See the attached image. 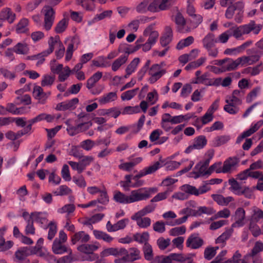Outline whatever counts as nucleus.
Listing matches in <instances>:
<instances>
[{
    "mask_svg": "<svg viewBox=\"0 0 263 263\" xmlns=\"http://www.w3.org/2000/svg\"><path fill=\"white\" fill-rule=\"evenodd\" d=\"M44 9V28L46 30L48 31L51 29L53 23L55 11L51 6L49 5L45 6Z\"/></svg>",
    "mask_w": 263,
    "mask_h": 263,
    "instance_id": "1",
    "label": "nucleus"
},
{
    "mask_svg": "<svg viewBox=\"0 0 263 263\" xmlns=\"http://www.w3.org/2000/svg\"><path fill=\"white\" fill-rule=\"evenodd\" d=\"M184 210H189V213L187 214V215H189V217L190 216H201L202 214L211 215L215 212V211L212 208L206 206H200L197 210L186 208L184 209Z\"/></svg>",
    "mask_w": 263,
    "mask_h": 263,
    "instance_id": "2",
    "label": "nucleus"
},
{
    "mask_svg": "<svg viewBox=\"0 0 263 263\" xmlns=\"http://www.w3.org/2000/svg\"><path fill=\"white\" fill-rule=\"evenodd\" d=\"M198 233L192 234L187 239L186 245L187 247L193 249H197L201 247L203 244L202 238L197 237Z\"/></svg>",
    "mask_w": 263,
    "mask_h": 263,
    "instance_id": "3",
    "label": "nucleus"
},
{
    "mask_svg": "<svg viewBox=\"0 0 263 263\" xmlns=\"http://www.w3.org/2000/svg\"><path fill=\"white\" fill-rule=\"evenodd\" d=\"M239 161V159L237 157H229L224 162L222 169L219 167L216 170V172L217 173L221 172L223 173H228L230 171L231 167L236 165Z\"/></svg>",
    "mask_w": 263,
    "mask_h": 263,
    "instance_id": "4",
    "label": "nucleus"
},
{
    "mask_svg": "<svg viewBox=\"0 0 263 263\" xmlns=\"http://www.w3.org/2000/svg\"><path fill=\"white\" fill-rule=\"evenodd\" d=\"M181 256V254L171 253L168 256H156L153 261L151 263H172V260L178 261L179 258L176 256Z\"/></svg>",
    "mask_w": 263,
    "mask_h": 263,
    "instance_id": "5",
    "label": "nucleus"
},
{
    "mask_svg": "<svg viewBox=\"0 0 263 263\" xmlns=\"http://www.w3.org/2000/svg\"><path fill=\"white\" fill-rule=\"evenodd\" d=\"M203 46L208 51L215 46V44L218 42V40L215 39V35L212 33H209L202 40Z\"/></svg>",
    "mask_w": 263,
    "mask_h": 263,
    "instance_id": "6",
    "label": "nucleus"
},
{
    "mask_svg": "<svg viewBox=\"0 0 263 263\" xmlns=\"http://www.w3.org/2000/svg\"><path fill=\"white\" fill-rule=\"evenodd\" d=\"M15 18V14L9 8H6L0 12V20H7L10 24L12 23Z\"/></svg>",
    "mask_w": 263,
    "mask_h": 263,
    "instance_id": "7",
    "label": "nucleus"
},
{
    "mask_svg": "<svg viewBox=\"0 0 263 263\" xmlns=\"http://www.w3.org/2000/svg\"><path fill=\"white\" fill-rule=\"evenodd\" d=\"M184 116L183 115L176 116L172 117L168 113L163 114L162 118V122H171L172 124H178L182 122Z\"/></svg>",
    "mask_w": 263,
    "mask_h": 263,
    "instance_id": "8",
    "label": "nucleus"
},
{
    "mask_svg": "<svg viewBox=\"0 0 263 263\" xmlns=\"http://www.w3.org/2000/svg\"><path fill=\"white\" fill-rule=\"evenodd\" d=\"M52 250L55 254H62L67 251V248L64 245H62L60 240L55 238L53 242Z\"/></svg>",
    "mask_w": 263,
    "mask_h": 263,
    "instance_id": "9",
    "label": "nucleus"
},
{
    "mask_svg": "<svg viewBox=\"0 0 263 263\" xmlns=\"http://www.w3.org/2000/svg\"><path fill=\"white\" fill-rule=\"evenodd\" d=\"M74 40L78 41L77 44H79L80 43V39L79 37V36L77 35H74L71 40V43H70L68 45V46L67 48L65 57V60L66 61H70L72 58V53L73 51Z\"/></svg>",
    "mask_w": 263,
    "mask_h": 263,
    "instance_id": "10",
    "label": "nucleus"
},
{
    "mask_svg": "<svg viewBox=\"0 0 263 263\" xmlns=\"http://www.w3.org/2000/svg\"><path fill=\"white\" fill-rule=\"evenodd\" d=\"M102 77V72L97 71L94 73L90 78H89L86 83V87L88 89H91L93 87L96 83L99 81Z\"/></svg>",
    "mask_w": 263,
    "mask_h": 263,
    "instance_id": "11",
    "label": "nucleus"
},
{
    "mask_svg": "<svg viewBox=\"0 0 263 263\" xmlns=\"http://www.w3.org/2000/svg\"><path fill=\"white\" fill-rule=\"evenodd\" d=\"M137 192V191L134 190L131 193L132 195L129 200L132 202L146 199L150 197L149 193H146V192L144 193H138Z\"/></svg>",
    "mask_w": 263,
    "mask_h": 263,
    "instance_id": "12",
    "label": "nucleus"
},
{
    "mask_svg": "<svg viewBox=\"0 0 263 263\" xmlns=\"http://www.w3.org/2000/svg\"><path fill=\"white\" fill-rule=\"evenodd\" d=\"M115 193V194L114 196V199L116 202L120 203H132V202L129 200V199L130 198V196L129 197L127 196L124 194L121 193L119 191H116Z\"/></svg>",
    "mask_w": 263,
    "mask_h": 263,
    "instance_id": "13",
    "label": "nucleus"
},
{
    "mask_svg": "<svg viewBox=\"0 0 263 263\" xmlns=\"http://www.w3.org/2000/svg\"><path fill=\"white\" fill-rule=\"evenodd\" d=\"M98 247L95 245L82 244L78 246L77 249L81 252L86 254H89L94 251L97 250Z\"/></svg>",
    "mask_w": 263,
    "mask_h": 263,
    "instance_id": "14",
    "label": "nucleus"
},
{
    "mask_svg": "<svg viewBox=\"0 0 263 263\" xmlns=\"http://www.w3.org/2000/svg\"><path fill=\"white\" fill-rule=\"evenodd\" d=\"M194 140L193 146H195L197 149L203 148L207 144V139L204 135L199 136L195 138Z\"/></svg>",
    "mask_w": 263,
    "mask_h": 263,
    "instance_id": "15",
    "label": "nucleus"
},
{
    "mask_svg": "<svg viewBox=\"0 0 263 263\" xmlns=\"http://www.w3.org/2000/svg\"><path fill=\"white\" fill-rule=\"evenodd\" d=\"M245 218V211L242 208H238L235 211V219L236 223H238V227L243 226L244 223L243 220Z\"/></svg>",
    "mask_w": 263,
    "mask_h": 263,
    "instance_id": "16",
    "label": "nucleus"
},
{
    "mask_svg": "<svg viewBox=\"0 0 263 263\" xmlns=\"http://www.w3.org/2000/svg\"><path fill=\"white\" fill-rule=\"evenodd\" d=\"M29 21L27 18L21 19L17 24L16 28V31L17 33H25L28 31V28L24 29L28 25Z\"/></svg>",
    "mask_w": 263,
    "mask_h": 263,
    "instance_id": "17",
    "label": "nucleus"
},
{
    "mask_svg": "<svg viewBox=\"0 0 263 263\" xmlns=\"http://www.w3.org/2000/svg\"><path fill=\"white\" fill-rule=\"evenodd\" d=\"M127 59L128 55H121L118 59H116L112 64V70L116 71L122 65L126 62Z\"/></svg>",
    "mask_w": 263,
    "mask_h": 263,
    "instance_id": "18",
    "label": "nucleus"
},
{
    "mask_svg": "<svg viewBox=\"0 0 263 263\" xmlns=\"http://www.w3.org/2000/svg\"><path fill=\"white\" fill-rule=\"evenodd\" d=\"M68 25V19L63 18L58 22L54 28L57 33H62L65 31Z\"/></svg>",
    "mask_w": 263,
    "mask_h": 263,
    "instance_id": "19",
    "label": "nucleus"
},
{
    "mask_svg": "<svg viewBox=\"0 0 263 263\" xmlns=\"http://www.w3.org/2000/svg\"><path fill=\"white\" fill-rule=\"evenodd\" d=\"M30 247H22L15 252V256L16 258L18 260H22L24 259V258L23 257L24 256H28L30 255Z\"/></svg>",
    "mask_w": 263,
    "mask_h": 263,
    "instance_id": "20",
    "label": "nucleus"
},
{
    "mask_svg": "<svg viewBox=\"0 0 263 263\" xmlns=\"http://www.w3.org/2000/svg\"><path fill=\"white\" fill-rule=\"evenodd\" d=\"M93 233L97 239H102L108 242H110L113 239V238L110 236L109 235L101 231L95 230H93Z\"/></svg>",
    "mask_w": 263,
    "mask_h": 263,
    "instance_id": "21",
    "label": "nucleus"
},
{
    "mask_svg": "<svg viewBox=\"0 0 263 263\" xmlns=\"http://www.w3.org/2000/svg\"><path fill=\"white\" fill-rule=\"evenodd\" d=\"M14 52L17 54H26L28 53L29 48L27 44H23L18 43L13 48Z\"/></svg>",
    "mask_w": 263,
    "mask_h": 263,
    "instance_id": "22",
    "label": "nucleus"
},
{
    "mask_svg": "<svg viewBox=\"0 0 263 263\" xmlns=\"http://www.w3.org/2000/svg\"><path fill=\"white\" fill-rule=\"evenodd\" d=\"M194 37L192 36H189L185 39L180 41L176 46L178 50H180L185 47H187L191 45L194 42Z\"/></svg>",
    "mask_w": 263,
    "mask_h": 263,
    "instance_id": "23",
    "label": "nucleus"
},
{
    "mask_svg": "<svg viewBox=\"0 0 263 263\" xmlns=\"http://www.w3.org/2000/svg\"><path fill=\"white\" fill-rule=\"evenodd\" d=\"M181 189L185 193L191 195L198 196L200 194L199 191L195 186L190 184H184L181 186Z\"/></svg>",
    "mask_w": 263,
    "mask_h": 263,
    "instance_id": "24",
    "label": "nucleus"
},
{
    "mask_svg": "<svg viewBox=\"0 0 263 263\" xmlns=\"http://www.w3.org/2000/svg\"><path fill=\"white\" fill-rule=\"evenodd\" d=\"M233 232V229L232 228L227 229L225 232L216 239V242L220 243L225 242L226 240L228 239L231 237Z\"/></svg>",
    "mask_w": 263,
    "mask_h": 263,
    "instance_id": "25",
    "label": "nucleus"
},
{
    "mask_svg": "<svg viewBox=\"0 0 263 263\" xmlns=\"http://www.w3.org/2000/svg\"><path fill=\"white\" fill-rule=\"evenodd\" d=\"M262 246V242L260 241H256L255 243L254 246L251 250V253L247 254L246 256H245V257L246 258L247 256H255L257 253L263 251Z\"/></svg>",
    "mask_w": 263,
    "mask_h": 263,
    "instance_id": "26",
    "label": "nucleus"
},
{
    "mask_svg": "<svg viewBox=\"0 0 263 263\" xmlns=\"http://www.w3.org/2000/svg\"><path fill=\"white\" fill-rule=\"evenodd\" d=\"M143 248L144 257L147 260H151L153 258V253L152 246L147 242H145Z\"/></svg>",
    "mask_w": 263,
    "mask_h": 263,
    "instance_id": "27",
    "label": "nucleus"
},
{
    "mask_svg": "<svg viewBox=\"0 0 263 263\" xmlns=\"http://www.w3.org/2000/svg\"><path fill=\"white\" fill-rule=\"evenodd\" d=\"M68 163L73 170H77L79 174H81L85 169V167L88 165V163L87 164H79L71 161H68Z\"/></svg>",
    "mask_w": 263,
    "mask_h": 263,
    "instance_id": "28",
    "label": "nucleus"
},
{
    "mask_svg": "<svg viewBox=\"0 0 263 263\" xmlns=\"http://www.w3.org/2000/svg\"><path fill=\"white\" fill-rule=\"evenodd\" d=\"M48 227L49 230L48 234V239L49 240H52L54 237L57 231V224L55 222L50 221L48 224Z\"/></svg>",
    "mask_w": 263,
    "mask_h": 263,
    "instance_id": "29",
    "label": "nucleus"
},
{
    "mask_svg": "<svg viewBox=\"0 0 263 263\" xmlns=\"http://www.w3.org/2000/svg\"><path fill=\"white\" fill-rule=\"evenodd\" d=\"M216 249L213 247L206 248L204 252V257L207 260L212 259L216 255Z\"/></svg>",
    "mask_w": 263,
    "mask_h": 263,
    "instance_id": "30",
    "label": "nucleus"
},
{
    "mask_svg": "<svg viewBox=\"0 0 263 263\" xmlns=\"http://www.w3.org/2000/svg\"><path fill=\"white\" fill-rule=\"evenodd\" d=\"M255 22L254 21H251L249 24L239 26L242 29L243 34H248L255 29Z\"/></svg>",
    "mask_w": 263,
    "mask_h": 263,
    "instance_id": "31",
    "label": "nucleus"
},
{
    "mask_svg": "<svg viewBox=\"0 0 263 263\" xmlns=\"http://www.w3.org/2000/svg\"><path fill=\"white\" fill-rule=\"evenodd\" d=\"M108 255L117 256L118 255V249L115 248H109L104 250L101 253V256L103 257Z\"/></svg>",
    "mask_w": 263,
    "mask_h": 263,
    "instance_id": "32",
    "label": "nucleus"
},
{
    "mask_svg": "<svg viewBox=\"0 0 263 263\" xmlns=\"http://www.w3.org/2000/svg\"><path fill=\"white\" fill-rule=\"evenodd\" d=\"M158 99V94L156 89H154L153 91L148 93L146 100L150 102L151 105L154 104Z\"/></svg>",
    "mask_w": 263,
    "mask_h": 263,
    "instance_id": "33",
    "label": "nucleus"
},
{
    "mask_svg": "<svg viewBox=\"0 0 263 263\" xmlns=\"http://www.w3.org/2000/svg\"><path fill=\"white\" fill-rule=\"evenodd\" d=\"M249 230L254 237H257L261 234L260 228L256 223H253V221L250 222Z\"/></svg>",
    "mask_w": 263,
    "mask_h": 263,
    "instance_id": "34",
    "label": "nucleus"
},
{
    "mask_svg": "<svg viewBox=\"0 0 263 263\" xmlns=\"http://www.w3.org/2000/svg\"><path fill=\"white\" fill-rule=\"evenodd\" d=\"M145 176L143 171H141L139 174L133 177V179L136 180V182L131 185L133 187H138L142 186L144 183V181L139 180V179Z\"/></svg>",
    "mask_w": 263,
    "mask_h": 263,
    "instance_id": "35",
    "label": "nucleus"
},
{
    "mask_svg": "<svg viewBox=\"0 0 263 263\" xmlns=\"http://www.w3.org/2000/svg\"><path fill=\"white\" fill-rule=\"evenodd\" d=\"M160 162L159 161H157L154 165L145 167L142 171L145 175L153 173L160 167Z\"/></svg>",
    "mask_w": 263,
    "mask_h": 263,
    "instance_id": "36",
    "label": "nucleus"
},
{
    "mask_svg": "<svg viewBox=\"0 0 263 263\" xmlns=\"http://www.w3.org/2000/svg\"><path fill=\"white\" fill-rule=\"evenodd\" d=\"M230 139V137L228 135L217 136L216 138V143H215V146H219L221 145H223L228 142Z\"/></svg>",
    "mask_w": 263,
    "mask_h": 263,
    "instance_id": "37",
    "label": "nucleus"
},
{
    "mask_svg": "<svg viewBox=\"0 0 263 263\" xmlns=\"http://www.w3.org/2000/svg\"><path fill=\"white\" fill-rule=\"evenodd\" d=\"M83 125V124L79 123L77 126H74V127H71L70 128H67L68 134L71 136H73L79 132H82Z\"/></svg>",
    "mask_w": 263,
    "mask_h": 263,
    "instance_id": "38",
    "label": "nucleus"
},
{
    "mask_svg": "<svg viewBox=\"0 0 263 263\" xmlns=\"http://www.w3.org/2000/svg\"><path fill=\"white\" fill-rule=\"evenodd\" d=\"M61 175L63 178L67 181H69L71 179V177L70 174L69 166L67 164H64L61 171Z\"/></svg>",
    "mask_w": 263,
    "mask_h": 263,
    "instance_id": "39",
    "label": "nucleus"
},
{
    "mask_svg": "<svg viewBox=\"0 0 263 263\" xmlns=\"http://www.w3.org/2000/svg\"><path fill=\"white\" fill-rule=\"evenodd\" d=\"M186 232V228L184 226L180 227H176L170 230V235L172 236H177L184 234Z\"/></svg>",
    "mask_w": 263,
    "mask_h": 263,
    "instance_id": "40",
    "label": "nucleus"
},
{
    "mask_svg": "<svg viewBox=\"0 0 263 263\" xmlns=\"http://www.w3.org/2000/svg\"><path fill=\"white\" fill-rule=\"evenodd\" d=\"M25 232L27 235L29 234H34L35 233V228L33 226L32 217H29V219L27 220V225L26 227Z\"/></svg>",
    "mask_w": 263,
    "mask_h": 263,
    "instance_id": "41",
    "label": "nucleus"
},
{
    "mask_svg": "<svg viewBox=\"0 0 263 263\" xmlns=\"http://www.w3.org/2000/svg\"><path fill=\"white\" fill-rule=\"evenodd\" d=\"M260 90L259 87H256L254 88L247 96L246 102L248 103H251L252 101L253 98H255L257 93Z\"/></svg>",
    "mask_w": 263,
    "mask_h": 263,
    "instance_id": "42",
    "label": "nucleus"
},
{
    "mask_svg": "<svg viewBox=\"0 0 263 263\" xmlns=\"http://www.w3.org/2000/svg\"><path fill=\"white\" fill-rule=\"evenodd\" d=\"M169 191L172 192V190L169 191V189H168L166 191L164 192L158 193L152 199H151V202H157L162 200L165 199L167 198V195Z\"/></svg>",
    "mask_w": 263,
    "mask_h": 263,
    "instance_id": "43",
    "label": "nucleus"
},
{
    "mask_svg": "<svg viewBox=\"0 0 263 263\" xmlns=\"http://www.w3.org/2000/svg\"><path fill=\"white\" fill-rule=\"evenodd\" d=\"M100 198L97 199L98 203L103 204H107L109 201V197L106 190L101 191Z\"/></svg>",
    "mask_w": 263,
    "mask_h": 263,
    "instance_id": "44",
    "label": "nucleus"
},
{
    "mask_svg": "<svg viewBox=\"0 0 263 263\" xmlns=\"http://www.w3.org/2000/svg\"><path fill=\"white\" fill-rule=\"evenodd\" d=\"M150 0H144L141 2L136 7V10L139 13H145L147 11L146 7L148 6Z\"/></svg>",
    "mask_w": 263,
    "mask_h": 263,
    "instance_id": "45",
    "label": "nucleus"
},
{
    "mask_svg": "<svg viewBox=\"0 0 263 263\" xmlns=\"http://www.w3.org/2000/svg\"><path fill=\"white\" fill-rule=\"evenodd\" d=\"M54 80V76L52 77L49 75H45L44 79L41 81V85L42 86L51 85L53 83Z\"/></svg>",
    "mask_w": 263,
    "mask_h": 263,
    "instance_id": "46",
    "label": "nucleus"
},
{
    "mask_svg": "<svg viewBox=\"0 0 263 263\" xmlns=\"http://www.w3.org/2000/svg\"><path fill=\"white\" fill-rule=\"evenodd\" d=\"M139 62L140 59L139 58H135L130 63V64L127 65V66L126 68L125 71H132V72H134Z\"/></svg>",
    "mask_w": 263,
    "mask_h": 263,
    "instance_id": "47",
    "label": "nucleus"
},
{
    "mask_svg": "<svg viewBox=\"0 0 263 263\" xmlns=\"http://www.w3.org/2000/svg\"><path fill=\"white\" fill-rule=\"evenodd\" d=\"M232 104V103L231 104L225 105L223 109L226 112L230 114L234 115L237 113L238 108L236 105H233Z\"/></svg>",
    "mask_w": 263,
    "mask_h": 263,
    "instance_id": "48",
    "label": "nucleus"
},
{
    "mask_svg": "<svg viewBox=\"0 0 263 263\" xmlns=\"http://www.w3.org/2000/svg\"><path fill=\"white\" fill-rule=\"evenodd\" d=\"M170 244V239L168 238L165 239L163 237H161L158 240V245L160 250H164Z\"/></svg>",
    "mask_w": 263,
    "mask_h": 263,
    "instance_id": "49",
    "label": "nucleus"
},
{
    "mask_svg": "<svg viewBox=\"0 0 263 263\" xmlns=\"http://www.w3.org/2000/svg\"><path fill=\"white\" fill-rule=\"evenodd\" d=\"M112 13V10H106L103 12L101 13L97 14L96 16L94 17L93 20L95 21H100L104 18H105L106 17H110L111 16V14Z\"/></svg>",
    "mask_w": 263,
    "mask_h": 263,
    "instance_id": "50",
    "label": "nucleus"
},
{
    "mask_svg": "<svg viewBox=\"0 0 263 263\" xmlns=\"http://www.w3.org/2000/svg\"><path fill=\"white\" fill-rule=\"evenodd\" d=\"M130 250H133L134 252L130 253L129 254V257H130V261H134L136 260L139 259L140 258V251L136 248H130Z\"/></svg>",
    "mask_w": 263,
    "mask_h": 263,
    "instance_id": "51",
    "label": "nucleus"
},
{
    "mask_svg": "<svg viewBox=\"0 0 263 263\" xmlns=\"http://www.w3.org/2000/svg\"><path fill=\"white\" fill-rule=\"evenodd\" d=\"M86 2V0H76V4L77 5L81 6L82 7L85 9L87 11H93L95 6L93 4V7H91L88 3L84 4V2Z\"/></svg>",
    "mask_w": 263,
    "mask_h": 263,
    "instance_id": "52",
    "label": "nucleus"
},
{
    "mask_svg": "<svg viewBox=\"0 0 263 263\" xmlns=\"http://www.w3.org/2000/svg\"><path fill=\"white\" fill-rule=\"evenodd\" d=\"M263 219V211L260 209L254 211V214L252 216V221L257 222L259 219Z\"/></svg>",
    "mask_w": 263,
    "mask_h": 263,
    "instance_id": "53",
    "label": "nucleus"
},
{
    "mask_svg": "<svg viewBox=\"0 0 263 263\" xmlns=\"http://www.w3.org/2000/svg\"><path fill=\"white\" fill-rule=\"evenodd\" d=\"M94 145L95 142L93 141L87 139L82 142L81 146L83 149L89 151L93 147Z\"/></svg>",
    "mask_w": 263,
    "mask_h": 263,
    "instance_id": "54",
    "label": "nucleus"
},
{
    "mask_svg": "<svg viewBox=\"0 0 263 263\" xmlns=\"http://www.w3.org/2000/svg\"><path fill=\"white\" fill-rule=\"evenodd\" d=\"M112 97L117 98V94L116 92H110L107 93L106 96H104L102 98H101L99 100L100 103L105 104L109 102L110 101V99Z\"/></svg>",
    "mask_w": 263,
    "mask_h": 263,
    "instance_id": "55",
    "label": "nucleus"
},
{
    "mask_svg": "<svg viewBox=\"0 0 263 263\" xmlns=\"http://www.w3.org/2000/svg\"><path fill=\"white\" fill-rule=\"evenodd\" d=\"M153 229L156 232L162 233L165 230V224L162 221H157L154 224Z\"/></svg>",
    "mask_w": 263,
    "mask_h": 263,
    "instance_id": "56",
    "label": "nucleus"
},
{
    "mask_svg": "<svg viewBox=\"0 0 263 263\" xmlns=\"http://www.w3.org/2000/svg\"><path fill=\"white\" fill-rule=\"evenodd\" d=\"M160 3V0H154L152 3H151L148 5L147 7V11L152 12L157 11V9L158 8V6Z\"/></svg>",
    "mask_w": 263,
    "mask_h": 263,
    "instance_id": "57",
    "label": "nucleus"
},
{
    "mask_svg": "<svg viewBox=\"0 0 263 263\" xmlns=\"http://www.w3.org/2000/svg\"><path fill=\"white\" fill-rule=\"evenodd\" d=\"M175 22L177 25L181 26H184L186 24L185 20L180 12L177 13Z\"/></svg>",
    "mask_w": 263,
    "mask_h": 263,
    "instance_id": "58",
    "label": "nucleus"
},
{
    "mask_svg": "<svg viewBox=\"0 0 263 263\" xmlns=\"http://www.w3.org/2000/svg\"><path fill=\"white\" fill-rule=\"evenodd\" d=\"M227 222V221L225 220H221L218 221L213 222L210 226V229L212 230L218 229L224 224H226Z\"/></svg>",
    "mask_w": 263,
    "mask_h": 263,
    "instance_id": "59",
    "label": "nucleus"
},
{
    "mask_svg": "<svg viewBox=\"0 0 263 263\" xmlns=\"http://www.w3.org/2000/svg\"><path fill=\"white\" fill-rule=\"evenodd\" d=\"M70 17L72 20L77 23H81L83 20V16L80 15V13L77 11L70 10Z\"/></svg>",
    "mask_w": 263,
    "mask_h": 263,
    "instance_id": "60",
    "label": "nucleus"
},
{
    "mask_svg": "<svg viewBox=\"0 0 263 263\" xmlns=\"http://www.w3.org/2000/svg\"><path fill=\"white\" fill-rule=\"evenodd\" d=\"M192 90V85L189 83L185 84L181 89V96L182 97H186L191 92Z\"/></svg>",
    "mask_w": 263,
    "mask_h": 263,
    "instance_id": "61",
    "label": "nucleus"
},
{
    "mask_svg": "<svg viewBox=\"0 0 263 263\" xmlns=\"http://www.w3.org/2000/svg\"><path fill=\"white\" fill-rule=\"evenodd\" d=\"M151 220L149 217L141 218L140 221L137 222V224L141 228H147L151 224Z\"/></svg>",
    "mask_w": 263,
    "mask_h": 263,
    "instance_id": "62",
    "label": "nucleus"
},
{
    "mask_svg": "<svg viewBox=\"0 0 263 263\" xmlns=\"http://www.w3.org/2000/svg\"><path fill=\"white\" fill-rule=\"evenodd\" d=\"M159 33L158 31H151V32L149 33V36L147 42L153 45L156 42Z\"/></svg>",
    "mask_w": 263,
    "mask_h": 263,
    "instance_id": "63",
    "label": "nucleus"
},
{
    "mask_svg": "<svg viewBox=\"0 0 263 263\" xmlns=\"http://www.w3.org/2000/svg\"><path fill=\"white\" fill-rule=\"evenodd\" d=\"M73 180L80 187H85L86 186V181L83 176H81L79 178L74 176Z\"/></svg>",
    "mask_w": 263,
    "mask_h": 263,
    "instance_id": "64",
    "label": "nucleus"
}]
</instances>
